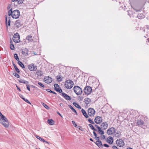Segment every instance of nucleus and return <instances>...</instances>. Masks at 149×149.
Wrapping results in <instances>:
<instances>
[{
  "mask_svg": "<svg viewBox=\"0 0 149 149\" xmlns=\"http://www.w3.org/2000/svg\"><path fill=\"white\" fill-rule=\"evenodd\" d=\"M72 123L73 124V125H74V126L76 127H77V125L76 123H75V122L73 121H72Z\"/></svg>",
  "mask_w": 149,
  "mask_h": 149,
  "instance_id": "nucleus-44",
  "label": "nucleus"
},
{
  "mask_svg": "<svg viewBox=\"0 0 149 149\" xmlns=\"http://www.w3.org/2000/svg\"><path fill=\"white\" fill-rule=\"evenodd\" d=\"M37 66L36 65H34V64H32L28 65L29 69L30 71H35L37 69Z\"/></svg>",
  "mask_w": 149,
  "mask_h": 149,
  "instance_id": "nucleus-11",
  "label": "nucleus"
},
{
  "mask_svg": "<svg viewBox=\"0 0 149 149\" xmlns=\"http://www.w3.org/2000/svg\"><path fill=\"white\" fill-rule=\"evenodd\" d=\"M137 17L139 19H141L144 18L145 16L142 13L139 14L137 15Z\"/></svg>",
  "mask_w": 149,
  "mask_h": 149,
  "instance_id": "nucleus-27",
  "label": "nucleus"
},
{
  "mask_svg": "<svg viewBox=\"0 0 149 149\" xmlns=\"http://www.w3.org/2000/svg\"><path fill=\"white\" fill-rule=\"evenodd\" d=\"M47 122L50 125H52L54 124V121L52 119H48Z\"/></svg>",
  "mask_w": 149,
  "mask_h": 149,
  "instance_id": "nucleus-28",
  "label": "nucleus"
},
{
  "mask_svg": "<svg viewBox=\"0 0 149 149\" xmlns=\"http://www.w3.org/2000/svg\"><path fill=\"white\" fill-rule=\"evenodd\" d=\"M25 80L23 79H21L19 80H18V81L20 83H24V81Z\"/></svg>",
  "mask_w": 149,
  "mask_h": 149,
  "instance_id": "nucleus-47",
  "label": "nucleus"
},
{
  "mask_svg": "<svg viewBox=\"0 0 149 149\" xmlns=\"http://www.w3.org/2000/svg\"><path fill=\"white\" fill-rule=\"evenodd\" d=\"M13 65L14 66V68H15V67L17 66H16V65H15V64L14 63H13Z\"/></svg>",
  "mask_w": 149,
  "mask_h": 149,
  "instance_id": "nucleus-64",
  "label": "nucleus"
},
{
  "mask_svg": "<svg viewBox=\"0 0 149 149\" xmlns=\"http://www.w3.org/2000/svg\"><path fill=\"white\" fill-rule=\"evenodd\" d=\"M103 146H104V147H106L108 148V147H109V145H108V144H104Z\"/></svg>",
  "mask_w": 149,
  "mask_h": 149,
  "instance_id": "nucleus-53",
  "label": "nucleus"
},
{
  "mask_svg": "<svg viewBox=\"0 0 149 149\" xmlns=\"http://www.w3.org/2000/svg\"><path fill=\"white\" fill-rule=\"evenodd\" d=\"M101 128H102L103 130H105L108 127V124L107 122H104L101 125Z\"/></svg>",
  "mask_w": 149,
  "mask_h": 149,
  "instance_id": "nucleus-15",
  "label": "nucleus"
},
{
  "mask_svg": "<svg viewBox=\"0 0 149 149\" xmlns=\"http://www.w3.org/2000/svg\"><path fill=\"white\" fill-rule=\"evenodd\" d=\"M9 19L8 20V24L9 26H10V17L9 18Z\"/></svg>",
  "mask_w": 149,
  "mask_h": 149,
  "instance_id": "nucleus-49",
  "label": "nucleus"
},
{
  "mask_svg": "<svg viewBox=\"0 0 149 149\" xmlns=\"http://www.w3.org/2000/svg\"><path fill=\"white\" fill-rule=\"evenodd\" d=\"M56 78L57 79V80L58 81H62V78L61 77L60 75H58L56 77Z\"/></svg>",
  "mask_w": 149,
  "mask_h": 149,
  "instance_id": "nucleus-36",
  "label": "nucleus"
},
{
  "mask_svg": "<svg viewBox=\"0 0 149 149\" xmlns=\"http://www.w3.org/2000/svg\"><path fill=\"white\" fill-rule=\"evenodd\" d=\"M74 93L77 95H81L82 93V90L78 86H75L73 88Z\"/></svg>",
  "mask_w": 149,
  "mask_h": 149,
  "instance_id": "nucleus-3",
  "label": "nucleus"
},
{
  "mask_svg": "<svg viewBox=\"0 0 149 149\" xmlns=\"http://www.w3.org/2000/svg\"><path fill=\"white\" fill-rule=\"evenodd\" d=\"M91 88L90 86H86L84 89V93L86 94L89 95L92 92Z\"/></svg>",
  "mask_w": 149,
  "mask_h": 149,
  "instance_id": "nucleus-6",
  "label": "nucleus"
},
{
  "mask_svg": "<svg viewBox=\"0 0 149 149\" xmlns=\"http://www.w3.org/2000/svg\"><path fill=\"white\" fill-rule=\"evenodd\" d=\"M46 91H47V92H50V93H52L53 94H56V93H55V92H54V91H51L50 89H47L46 90Z\"/></svg>",
  "mask_w": 149,
  "mask_h": 149,
  "instance_id": "nucleus-38",
  "label": "nucleus"
},
{
  "mask_svg": "<svg viewBox=\"0 0 149 149\" xmlns=\"http://www.w3.org/2000/svg\"><path fill=\"white\" fill-rule=\"evenodd\" d=\"M107 141L110 144H112L113 141V138L111 136L108 137L107 138Z\"/></svg>",
  "mask_w": 149,
  "mask_h": 149,
  "instance_id": "nucleus-16",
  "label": "nucleus"
},
{
  "mask_svg": "<svg viewBox=\"0 0 149 149\" xmlns=\"http://www.w3.org/2000/svg\"><path fill=\"white\" fill-rule=\"evenodd\" d=\"M88 126L89 127L94 131H97V130L94 128L93 126L91 124H89Z\"/></svg>",
  "mask_w": 149,
  "mask_h": 149,
  "instance_id": "nucleus-30",
  "label": "nucleus"
},
{
  "mask_svg": "<svg viewBox=\"0 0 149 149\" xmlns=\"http://www.w3.org/2000/svg\"><path fill=\"white\" fill-rule=\"evenodd\" d=\"M13 75L17 78H19L20 76L16 72H15L13 73Z\"/></svg>",
  "mask_w": 149,
  "mask_h": 149,
  "instance_id": "nucleus-39",
  "label": "nucleus"
},
{
  "mask_svg": "<svg viewBox=\"0 0 149 149\" xmlns=\"http://www.w3.org/2000/svg\"><path fill=\"white\" fill-rule=\"evenodd\" d=\"M14 57L18 61H19V59L18 56L17 54H15L14 55Z\"/></svg>",
  "mask_w": 149,
  "mask_h": 149,
  "instance_id": "nucleus-37",
  "label": "nucleus"
},
{
  "mask_svg": "<svg viewBox=\"0 0 149 149\" xmlns=\"http://www.w3.org/2000/svg\"><path fill=\"white\" fill-rule=\"evenodd\" d=\"M74 83L71 80H68L65 82V86L68 89H71L73 86Z\"/></svg>",
  "mask_w": 149,
  "mask_h": 149,
  "instance_id": "nucleus-2",
  "label": "nucleus"
},
{
  "mask_svg": "<svg viewBox=\"0 0 149 149\" xmlns=\"http://www.w3.org/2000/svg\"><path fill=\"white\" fill-rule=\"evenodd\" d=\"M100 137L102 139H105V136L104 135H101L100 136Z\"/></svg>",
  "mask_w": 149,
  "mask_h": 149,
  "instance_id": "nucleus-48",
  "label": "nucleus"
},
{
  "mask_svg": "<svg viewBox=\"0 0 149 149\" xmlns=\"http://www.w3.org/2000/svg\"><path fill=\"white\" fill-rule=\"evenodd\" d=\"M45 82L47 83H50L52 81V79L51 77L49 76L46 77H45Z\"/></svg>",
  "mask_w": 149,
  "mask_h": 149,
  "instance_id": "nucleus-13",
  "label": "nucleus"
},
{
  "mask_svg": "<svg viewBox=\"0 0 149 149\" xmlns=\"http://www.w3.org/2000/svg\"><path fill=\"white\" fill-rule=\"evenodd\" d=\"M81 112L85 118H87L88 117V115L87 114L85 110L83 109H81Z\"/></svg>",
  "mask_w": 149,
  "mask_h": 149,
  "instance_id": "nucleus-20",
  "label": "nucleus"
},
{
  "mask_svg": "<svg viewBox=\"0 0 149 149\" xmlns=\"http://www.w3.org/2000/svg\"><path fill=\"white\" fill-rule=\"evenodd\" d=\"M61 95L64 98H65L67 100H70L71 99L70 97L67 95L65 93H61Z\"/></svg>",
  "mask_w": 149,
  "mask_h": 149,
  "instance_id": "nucleus-14",
  "label": "nucleus"
},
{
  "mask_svg": "<svg viewBox=\"0 0 149 149\" xmlns=\"http://www.w3.org/2000/svg\"><path fill=\"white\" fill-rule=\"evenodd\" d=\"M38 84L41 87H44V86L41 82H38Z\"/></svg>",
  "mask_w": 149,
  "mask_h": 149,
  "instance_id": "nucleus-46",
  "label": "nucleus"
},
{
  "mask_svg": "<svg viewBox=\"0 0 149 149\" xmlns=\"http://www.w3.org/2000/svg\"><path fill=\"white\" fill-rule=\"evenodd\" d=\"M24 0H16V1L17 2L18 4H21L23 2V1Z\"/></svg>",
  "mask_w": 149,
  "mask_h": 149,
  "instance_id": "nucleus-41",
  "label": "nucleus"
},
{
  "mask_svg": "<svg viewBox=\"0 0 149 149\" xmlns=\"http://www.w3.org/2000/svg\"><path fill=\"white\" fill-rule=\"evenodd\" d=\"M95 138H96V140H97V141H100L99 140L100 139H99V137L96 136L95 137Z\"/></svg>",
  "mask_w": 149,
  "mask_h": 149,
  "instance_id": "nucleus-55",
  "label": "nucleus"
},
{
  "mask_svg": "<svg viewBox=\"0 0 149 149\" xmlns=\"http://www.w3.org/2000/svg\"><path fill=\"white\" fill-rule=\"evenodd\" d=\"M143 123H144L143 121L141 119L139 120H137V124L139 126L143 125Z\"/></svg>",
  "mask_w": 149,
  "mask_h": 149,
  "instance_id": "nucleus-22",
  "label": "nucleus"
},
{
  "mask_svg": "<svg viewBox=\"0 0 149 149\" xmlns=\"http://www.w3.org/2000/svg\"><path fill=\"white\" fill-rule=\"evenodd\" d=\"M19 96L23 100V99H25V98L24 97V96L23 95H20Z\"/></svg>",
  "mask_w": 149,
  "mask_h": 149,
  "instance_id": "nucleus-57",
  "label": "nucleus"
},
{
  "mask_svg": "<svg viewBox=\"0 0 149 149\" xmlns=\"http://www.w3.org/2000/svg\"><path fill=\"white\" fill-rule=\"evenodd\" d=\"M26 39L28 40L29 42H32L33 41L32 37L31 35H29L26 38Z\"/></svg>",
  "mask_w": 149,
  "mask_h": 149,
  "instance_id": "nucleus-18",
  "label": "nucleus"
},
{
  "mask_svg": "<svg viewBox=\"0 0 149 149\" xmlns=\"http://www.w3.org/2000/svg\"><path fill=\"white\" fill-rule=\"evenodd\" d=\"M73 104L76 107L78 108L79 109H81V107L80 105L76 102H73Z\"/></svg>",
  "mask_w": 149,
  "mask_h": 149,
  "instance_id": "nucleus-29",
  "label": "nucleus"
},
{
  "mask_svg": "<svg viewBox=\"0 0 149 149\" xmlns=\"http://www.w3.org/2000/svg\"><path fill=\"white\" fill-rule=\"evenodd\" d=\"M88 121L89 123L92 124H94V122L93 120H92L91 119L89 118L88 119Z\"/></svg>",
  "mask_w": 149,
  "mask_h": 149,
  "instance_id": "nucleus-42",
  "label": "nucleus"
},
{
  "mask_svg": "<svg viewBox=\"0 0 149 149\" xmlns=\"http://www.w3.org/2000/svg\"><path fill=\"white\" fill-rule=\"evenodd\" d=\"M16 26L18 28H19L21 26V24L19 20H17L15 22V24Z\"/></svg>",
  "mask_w": 149,
  "mask_h": 149,
  "instance_id": "nucleus-25",
  "label": "nucleus"
},
{
  "mask_svg": "<svg viewBox=\"0 0 149 149\" xmlns=\"http://www.w3.org/2000/svg\"><path fill=\"white\" fill-rule=\"evenodd\" d=\"M16 87L17 90H19V91H21V90L20 88L18 86L17 84H16Z\"/></svg>",
  "mask_w": 149,
  "mask_h": 149,
  "instance_id": "nucleus-51",
  "label": "nucleus"
},
{
  "mask_svg": "<svg viewBox=\"0 0 149 149\" xmlns=\"http://www.w3.org/2000/svg\"><path fill=\"white\" fill-rule=\"evenodd\" d=\"M116 143L118 146L120 147H122L124 146L125 143L123 140L122 139H118L116 141Z\"/></svg>",
  "mask_w": 149,
  "mask_h": 149,
  "instance_id": "nucleus-7",
  "label": "nucleus"
},
{
  "mask_svg": "<svg viewBox=\"0 0 149 149\" xmlns=\"http://www.w3.org/2000/svg\"><path fill=\"white\" fill-rule=\"evenodd\" d=\"M93 132L94 134V136H95V137L97 136V134H96V132L94 131Z\"/></svg>",
  "mask_w": 149,
  "mask_h": 149,
  "instance_id": "nucleus-60",
  "label": "nucleus"
},
{
  "mask_svg": "<svg viewBox=\"0 0 149 149\" xmlns=\"http://www.w3.org/2000/svg\"><path fill=\"white\" fill-rule=\"evenodd\" d=\"M88 114L90 117L93 116L95 111L93 109L90 108L88 109Z\"/></svg>",
  "mask_w": 149,
  "mask_h": 149,
  "instance_id": "nucleus-9",
  "label": "nucleus"
},
{
  "mask_svg": "<svg viewBox=\"0 0 149 149\" xmlns=\"http://www.w3.org/2000/svg\"><path fill=\"white\" fill-rule=\"evenodd\" d=\"M5 22H6V23H7V16L6 15L5 16Z\"/></svg>",
  "mask_w": 149,
  "mask_h": 149,
  "instance_id": "nucleus-62",
  "label": "nucleus"
},
{
  "mask_svg": "<svg viewBox=\"0 0 149 149\" xmlns=\"http://www.w3.org/2000/svg\"><path fill=\"white\" fill-rule=\"evenodd\" d=\"M26 86L27 88V89H28V90L29 91H30V87H29L30 86H29V85L28 84H26Z\"/></svg>",
  "mask_w": 149,
  "mask_h": 149,
  "instance_id": "nucleus-50",
  "label": "nucleus"
},
{
  "mask_svg": "<svg viewBox=\"0 0 149 149\" xmlns=\"http://www.w3.org/2000/svg\"><path fill=\"white\" fill-rule=\"evenodd\" d=\"M116 129L114 127H112L107 130V133L109 135H111L116 133Z\"/></svg>",
  "mask_w": 149,
  "mask_h": 149,
  "instance_id": "nucleus-8",
  "label": "nucleus"
},
{
  "mask_svg": "<svg viewBox=\"0 0 149 149\" xmlns=\"http://www.w3.org/2000/svg\"><path fill=\"white\" fill-rule=\"evenodd\" d=\"M36 137L38 139H39L41 141H43L44 142H45L46 143H47L48 144H49V142L47 141H45V140L41 138L40 136H38L36 135Z\"/></svg>",
  "mask_w": 149,
  "mask_h": 149,
  "instance_id": "nucleus-21",
  "label": "nucleus"
},
{
  "mask_svg": "<svg viewBox=\"0 0 149 149\" xmlns=\"http://www.w3.org/2000/svg\"><path fill=\"white\" fill-rule=\"evenodd\" d=\"M145 28L148 29H149V26L148 25H146V26L145 27Z\"/></svg>",
  "mask_w": 149,
  "mask_h": 149,
  "instance_id": "nucleus-63",
  "label": "nucleus"
},
{
  "mask_svg": "<svg viewBox=\"0 0 149 149\" xmlns=\"http://www.w3.org/2000/svg\"><path fill=\"white\" fill-rule=\"evenodd\" d=\"M23 100L27 103L29 104H31V102L27 99L25 98L23 99Z\"/></svg>",
  "mask_w": 149,
  "mask_h": 149,
  "instance_id": "nucleus-43",
  "label": "nucleus"
},
{
  "mask_svg": "<svg viewBox=\"0 0 149 149\" xmlns=\"http://www.w3.org/2000/svg\"><path fill=\"white\" fill-rule=\"evenodd\" d=\"M98 130V132L100 134L102 135L104 134V131L101 130V128L100 127Z\"/></svg>",
  "mask_w": 149,
  "mask_h": 149,
  "instance_id": "nucleus-31",
  "label": "nucleus"
},
{
  "mask_svg": "<svg viewBox=\"0 0 149 149\" xmlns=\"http://www.w3.org/2000/svg\"><path fill=\"white\" fill-rule=\"evenodd\" d=\"M95 122L97 124H99L102 122V117L99 116L96 117L94 119Z\"/></svg>",
  "mask_w": 149,
  "mask_h": 149,
  "instance_id": "nucleus-10",
  "label": "nucleus"
},
{
  "mask_svg": "<svg viewBox=\"0 0 149 149\" xmlns=\"http://www.w3.org/2000/svg\"><path fill=\"white\" fill-rule=\"evenodd\" d=\"M147 41H146V44L147 45H149V39L148 38L147 39Z\"/></svg>",
  "mask_w": 149,
  "mask_h": 149,
  "instance_id": "nucleus-59",
  "label": "nucleus"
},
{
  "mask_svg": "<svg viewBox=\"0 0 149 149\" xmlns=\"http://www.w3.org/2000/svg\"><path fill=\"white\" fill-rule=\"evenodd\" d=\"M11 5H10V4H9L8 6V7H7V9L8 10L11 7Z\"/></svg>",
  "mask_w": 149,
  "mask_h": 149,
  "instance_id": "nucleus-56",
  "label": "nucleus"
},
{
  "mask_svg": "<svg viewBox=\"0 0 149 149\" xmlns=\"http://www.w3.org/2000/svg\"><path fill=\"white\" fill-rule=\"evenodd\" d=\"M113 149H118V148L116 146H113L112 147Z\"/></svg>",
  "mask_w": 149,
  "mask_h": 149,
  "instance_id": "nucleus-54",
  "label": "nucleus"
},
{
  "mask_svg": "<svg viewBox=\"0 0 149 149\" xmlns=\"http://www.w3.org/2000/svg\"><path fill=\"white\" fill-rule=\"evenodd\" d=\"M95 143L98 147L100 146L102 148L103 147V145H102V143L101 141H97Z\"/></svg>",
  "mask_w": 149,
  "mask_h": 149,
  "instance_id": "nucleus-23",
  "label": "nucleus"
},
{
  "mask_svg": "<svg viewBox=\"0 0 149 149\" xmlns=\"http://www.w3.org/2000/svg\"><path fill=\"white\" fill-rule=\"evenodd\" d=\"M95 127L98 129H99L100 128V127H99V126H98L97 125H95Z\"/></svg>",
  "mask_w": 149,
  "mask_h": 149,
  "instance_id": "nucleus-61",
  "label": "nucleus"
},
{
  "mask_svg": "<svg viewBox=\"0 0 149 149\" xmlns=\"http://www.w3.org/2000/svg\"><path fill=\"white\" fill-rule=\"evenodd\" d=\"M0 123L6 128H8L9 124L8 119L1 113H0Z\"/></svg>",
  "mask_w": 149,
  "mask_h": 149,
  "instance_id": "nucleus-1",
  "label": "nucleus"
},
{
  "mask_svg": "<svg viewBox=\"0 0 149 149\" xmlns=\"http://www.w3.org/2000/svg\"><path fill=\"white\" fill-rule=\"evenodd\" d=\"M114 134L115 135V136L117 138L120 137L121 135V132L120 131H117Z\"/></svg>",
  "mask_w": 149,
  "mask_h": 149,
  "instance_id": "nucleus-19",
  "label": "nucleus"
},
{
  "mask_svg": "<svg viewBox=\"0 0 149 149\" xmlns=\"http://www.w3.org/2000/svg\"><path fill=\"white\" fill-rule=\"evenodd\" d=\"M15 69V70L19 74L20 73V71L19 70V69L17 67V66L15 67L14 68Z\"/></svg>",
  "mask_w": 149,
  "mask_h": 149,
  "instance_id": "nucleus-40",
  "label": "nucleus"
},
{
  "mask_svg": "<svg viewBox=\"0 0 149 149\" xmlns=\"http://www.w3.org/2000/svg\"><path fill=\"white\" fill-rule=\"evenodd\" d=\"M54 87L55 90L60 93H61L62 92V90L60 88L59 85L56 84H54Z\"/></svg>",
  "mask_w": 149,
  "mask_h": 149,
  "instance_id": "nucleus-12",
  "label": "nucleus"
},
{
  "mask_svg": "<svg viewBox=\"0 0 149 149\" xmlns=\"http://www.w3.org/2000/svg\"><path fill=\"white\" fill-rule=\"evenodd\" d=\"M36 75L37 76L41 77L43 75L42 72L40 70H36Z\"/></svg>",
  "mask_w": 149,
  "mask_h": 149,
  "instance_id": "nucleus-17",
  "label": "nucleus"
},
{
  "mask_svg": "<svg viewBox=\"0 0 149 149\" xmlns=\"http://www.w3.org/2000/svg\"><path fill=\"white\" fill-rule=\"evenodd\" d=\"M10 42L11 43L10 45V48L11 50H13L15 48L14 45L11 43L12 42V40H10Z\"/></svg>",
  "mask_w": 149,
  "mask_h": 149,
  "instance_id": "nucleus-33",
  "label": "nucleus"
},
{
  "mask_svg": "<svg viewBox=\"0 0 149 149\" xmlns=\"http://www.w3.org/2000/svg\"><path fill=\"white\" fill-rule=\"evenodd\" d=\"M78 128L79 130L81 131H82L83 128L81 126H79Z\"/></svg>",
  "mask_w": 149,
  "mask_h": 149,
  "instance_id": "nucleus-52",
  "label": "nucleus"
},
{
  "mask_svg": "<svg viewBox=\"0 0 149 149\" xmlns=\"http://www.w3.org/2000/svg\"><path fill=\"white\" fill-rule=\"evenodd\" d=\"M68 106H69V107L77 115V113L76 111L72 107V106L71 105H68Z\"/></svg>",
  "mask_w": 149,
  "mask_h": 149,
  "instance_id": "nucleus-34",
  "label": "nucleus"
},
{
  "mask_svg": "<svg viewBox=\"0 0 149 149\" xmlns=\"http://www.w3.org/2000/svg\"><path fill=\"white\" fill-rule=\"evenodd\" d=\"M43 105L45 107V108L47 109H49V107H48V106L46 104L43 103Z\"/></svg>",
  "mask_w": 149,
  "mask_h": 149,
  "instance_id": "nucleus-45",
  "label": "nucleus"
},
{
  "mask_svg": "<svg viewBox=\"0 0 149 149\" xmlns=\"http://www.w3.org/2000/svg\"><path fill=\"white\" fill-rule=\"evenodd\" d=\"M18 64L22 68H25L24 66L23 63L20 61H19L18 62Z\"/></svg>",
  "mask_w": 149,
  "mask_h": 149,
  "instance_id": "nucleus-32",
  "label": "nucleus"
},
{
  "mask_svg": "<svg viewBox=\"0 0 149 149\" xmlns=\"http://www.w3.org/2000/svg\"><path fill=\"white\" fill-rule=\"evenodd\" d=\"M20 37L19 34L17 33H15L13 38V41L16 43H19L20 42Z\"/></svg>",
  "mask_w": 149,
  "mask_h": 149,
  "instance_id": "nucleus-4",
  "label": "nucleus"
},
{
  "mask_svg": "<svg viewBox=\"0 0 149 149\" xmlns=\"http://www.w3.org/2000/svg\"><path fill=\"white\" fill-rule=\"evenodd\" d=\"M13 11H12V8H11L9 10L8 13V15L9 16H10V15H11L12 16V13H13Z\"/></svg>",
  "mask_w": 149,
  "mask_h": 149,
  "instance_id": "nucleus-35",
  "label": "nucleus"
},
{
  "mask_svg": "<svg viewBox=\"0 0 149 149\" xmlns=\"http://www.w3.org/2000/svg\"><path fill=\"white\" fill-rule=\"evenodd\" d=\"M91 100L90 99L86 97L84 99V102L86 104H88L91 102Z\"/></svg>",
  "mask_w": 149,
  "mask_h": 149,
  "instance_id": "nucleus-26",
  "label": "nucleus"
},
{
  "mask_svg": "<svg viewBox=\"0 0 149 149\" xmlns=\"http://www.w3.org/2000/svg\"><path fill=\"white\" fill-rule=\"evenodd\" d=\"M20 15V12L17 10H15L13 12L12 17L13 18L17 19Z\"/></svg>",
  "mask_w": 149,
  "mask_h": 149,
  "instance_id": "nucleus-5",
  "label": "nucleus"
},
{
  "mask_svg": "<svg viewBox=\"0 0 149 149\" xmlns=\"http://www.w3.org/2000/svg\"><path fill=\"white\" fill-rule=\"evenodd\" d=\"M24 84H27L29 83V82L28 81L25 80L24 82Z\"/></svg>",
  "mask_w": 149,
  "mask_h": 149,
  "instance_id": "nucleus-58",
  "label": "nucleus"
},
{
  "mask_svg": "<svg viewBox=\"0 0 149 149\" xmlns=\"http://www.w3.org/2000/svg\"><path fill=\"white\" fill-rule=\"evenodd\" d=\"M22 54L26 56H27L28 55V50L26 48L24 50V51L22 50Z\"/></svg>",
  "mask_w": 149,
  "mask_h": 149,
  "instance_id": "nucleus-24",
  "label": "nucleus"
}]
</instances>
